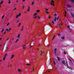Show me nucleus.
Masks as SVG:
<instances>
[{"instance_id": "obj_50", "label": "nucleus", "mask_w": 74, "mask_h": 74, "mask_svg": "<svg viewBox=\"0 0 74 74\" xmlns=\"http://www.w3.org/2000/svg\"><path fill=\"white\" fill-rule=\"evenodd\" d=\"M51 2V3H54V1L52 0Z\"/></svg>"}, {"instance_id": "obj_48", "label": "nucleus", "mask_w": 74, "mask_h": 74, "mask_svg": "<svg viewBox=\"0 0 74 74\" xmlns=\"http://www.w3.org/2000/svg\"><path fill=\"white\" fill-rule=\"evenodd\" d=\"M8 3L9 4H10V3H11V2L10 1H9Z\"/></svg>"}, {"instance_id": "obj_47", "label": "nucleus", "mask_w": 74, "mask_h": 74, "mask_svg": "<svg viewBox=\"0 0 74 74\" xmlns=\"http://www.w3.org/2000/svg\"><path fill=\"white\" fill-rule=\"evenodd\" d=\"M58 36H60V34H58Z\"/></svg>"}, {"instance_id": "obj_61", "label": "nucleus", "mask_w": 74, "mask_h": 74, "mask_svg": "<svg viewBox=\"0 0 74 74\" xmlns=\"http://www.w3.org/2000/svg\"><path fill=\"white\" fill-rule=\"evenodd\" d=\"M23 49H25V48L24 47H23Z\"/></svg>"}, {"instance_id": "obj_52", "label": "nucleus", "mask_w": 74, "mask_h": 74, "mask_svg": "<svg viewBox=\"0 0 74 74\" xmlns=\"http://www.w3.org/2000/svg\"><path fill=\"white\" fill-rule=\"evenodd\" d=\"M49 19H50V18H51V16H49Z\"/></svg>"}, {"instance_id": "obj_40", "label": "nucleus", "mask_w": 74, "mask_h": 74, "mask_svg": "<svg viewBox=\"0 0 74 74\" xmlns=\"http://www.w3.org/2000/svg\"><path fill=\"white\" fill-rule=\"evenodd\" d=\"M21 46L22 47H25V46H26V45H22Z\"/></svg>"}, {"instance_id": "obj_62", "label": "nucleus", "mask_w": 74, "mask_h": 74, "mask_svg": "<svg viewBox=\"0 0 74 74\" xmlns=\"http://www.w3.org/2000/svg\"><path fill=\"white\" fill-rule=\"evenodd\" d=\"M16 3H18V1H16Z\"/></svg>"}, {"instance_id": "obj_54", "label": "nucleus", "mask_w": 74, "mask_h": 74, "mask_svg": "<svg viewBox=\"0 0 74 74\" xmlns=\"http://www.w3.org/2000/svg\"><path fill=\"white\" fill-rule=\"evenodd\" d=\"M10 30H11V28H10V29L9 30V31H10Z\"/></svg>"}, {"instance_id": "obj_30", "label": "nucleus", "mask_w": 74, "mask_h": 74, "mask_svg": "<svg viewBox=\"0 0 74 74\" xmlns=\"http://www.w3.org/2000/svg\"><path fill=\"white\" fill-rule=\"evenodd\" d=\"M21 23H19L18 25V27H19V26H21Z\"/></svg>"}, {"instance_id": "obj_17", "label": "nucleus", "mask_w": 74, "mask_h": 74, "mask_svg": "<svg viewBox=\"0 0 74 74\" xmlns=\"http://www.w3.org/2000/svg\"><path fill=\"white\" fill-rule=\"evenodd\" d=\"M6 31H7V32H9L10 31H9V30H8V29H6L5 30Z\"/></svg>"}, {"instance_id": "obj_32", "label": "nucleus", "mask_w": 74, "mask_h": 74, "mask_svg": "<svg viewBox=\"0 0 74 74\" xmlns=\"http://www.w3.org/2000/svg\"><path fill=\"white\" fill-rule=\"evenodd\" d=\"M52 22L53 23V24L54 25V22H53V20L52 21Z\"/></svg>"}, {"instance_id": "obj_35", "label": "nucleus", "mask_w": 74, "mask_h": 74, "mask_svg": "<svg viewBox=\"0 0 74 74\" xmlns=\"http://www.w3.org/2000/svg\"><path fill=\"white\" fill-rule=\"evenodd\" d=\"M34 68H33V70H32V73H33L34 72Z\"/></svg>"}, {"instance_id": "obj_19", "label": "nucleus", "mask_w": 74, "mask_h": 74, "mask_svg": "<svg viewBox=\"0 0 74 74\" xmlns=\"http://www.w3.org/2000/svg\"><path fill=\"white\" fill-rule=\"evenodd\" d=\"M71 15H72V16L73 17H74V14H73V13H71Z\"/></svg>"}, {"instance_id": "obj_18", "label": "nucleus", "mask_w": 74, "mask_h": 74, "mask_svg": "<svg viewBox=\"0 0 74 74\" xmlns=\"http://www.w3.org/2000/svg\"><path fill=\"white\" fill-rule=\"evenodd\" d=\"M18 71H19V73H21L22 71L20 69H18Z\"/></svg>"}, {"instance_id": "obj_53", "label": "nucleus", "mask_w": 74, "mask_h": 74, "mask_svg": "<svg viewBox=\"0 0 74 74\" xmlns=\"http://www.w3.org/2000/svg\"><path fill=\"white\" fill-rule=\"evenodd\" d=\"M23 2H25V0H23Z\"/></svg>"}, {"instance_id": "obj_43", "label": "nucleus", "mask_w": 74, "mask_h": 74, "mask_svg": "<svg viewBox=\"0 0 74 74\" xmlns=\"http://www.w3.org/2000/svg\"><path fill=\"white\" fill-rule=\"evenodd\" d=\"M16 10V8H14L13 9V10Z\"/></svg>"}, {"instance_id": "obj_60", "label": "nucleus", "mask_w": 74, "mask_h": 74, "mask_svg": "<svg viewBox=\"0 0 74 74\" xmlns=\"http://www.w3.org/2000/svg\"><path fill=\"white\" fill-rule=\"evenodd\" d=\"M49 24L51 26V23H49Z\"/></svg>"}, {"instance_id": "obj_36", "label": "nucleus", "mask_w": 74, "mask_h": 74, "mask_svg": "<svg viewBox=\"0 0 74 74\" xmlns=\"http://www.w3.org/2000/svg\"><path fill=\"white\" fill-rule=\"evenodd\" d=\"M59 18H60V17H58L57 18V20L58 21L59 20Z\"/></svg>"}, {"instance_id": "obj_1", "label": "nucleus", "mask_w": 74, "mask_h": 74, "mask_svg": "<svg viewBox=\"0 0 74 74\" xmlns=\"http://www.w3.org/2000/svg\"><path fill=\"white\" fill-rule=\"evenodd\" d=\"M66 65L67 66L68 69H70V70L72 71L73 69H72V68H71V67H70L68 66V65H67V62H66Z\"/></svg>"}, {"instance_id": "obj_24", "label": "nucleus", "mask_w": 74, "mask_h": 74, "mask_svg": "<svg viewBox=\"0 0 74 74\" xmlns=\"http://www.w3.org/2000/svg\"><path fill=\"white\" fill-rule=\"evenodd\" d=\"M4 29H3L2 31H1V33L3 32V31H4Z\"/></svg>"}, {"instance_id": "obj_16", "label": "nucleus", "mask_w": 74, "mask_h": 74, "mask_svg": "<svg viewBox=\"0 0 74 74\" xmlns=\"http://www.w3.org/2000/svg\"><path fill=\"white\" fill-rule=\"evenodd\" d=\"M16 6V4H15L13 6L14 8H15Z\"/></svg>"}, {"instance_id": "obj_42", "label": "nucleus", "mask_w": 74, "mask_h": 74, "mask_svg": "<svg viewBox=\"0 0 74 74\" xmlns=\"http://www.w3.org/2000/svg\"><path fill=\"white\" fill-rule=\"evenodd\" d=\"M53 62H54V65H55V64H56L55 63V60L53 61Z\"/></svg>"}, {"instance_id": "obj_55", "label": "nucleus", "mask_w": 74, "mask_h": 74, "mask_svg": "<svg viewBox=\"0 0 74 74\" xmlns=\"http://www.w3.org/2000/svg\"><path fill=\"white\" fill-rule=\"evenodd\" d=\"M57 15V14H54V16H56Z\"/></svg>"}, {"instance_id": "obj_8", "label": "nucleus", "mask_w": 74, "mask_h": 74, "mask_svg": "<svg viewBox=\"0 0 74 74\" xmlns=\"http://www.w3.org/2000/svg\"><path fill=\"white\" fill-rule=\"evenodd\" d=\"M62 62L63 64L65 65V61H64V60H62Z\"/></svg>"}, {"instance_id": "obj_12", "label": "nucleus", "mask_w": 74, "mask_h": 74, "mask_svg": "<svg viewBox=\"0 0 74 74\" xmlns=\"http://www.w3.org/2000/svg\"><path fill=\"white\" fill-rule=\"evenodd\" d=\"M56 19H57V18H56V17H55L54 21L55 22H56Z\"/></svg>"}, {"instance_id": "obj_63", "label": "nucleus", "mask_w": 74, "mask_h": 74, "mask_svg": "<svg viewBox=\"0 0 74 74\" xmlns=\"http://www.w3.org/2000/svg\"><path fill=\"white\" fill-rule=\"evenodd\" d=\"M11 66V65H9V67H10V66Z\"/></svg>"}, {"instance_id": "obj_39", "label": "nucleus", "mask_w": 74, "mask_h": 74, "mask_svg": "<svg viewBox=\"0 0 74 74\" xmlns=\"http://www.w3.org/2000/svg\"><path fill=\"white\" fill-rule=\"evenodd\" d=\"M30 48H31V47H32L33 46V45H31V44H30Z\"/></svg>"}, {"instance_id": "obj_37", "label": "nucleus", "mask_w": 74, "mask_h": 74, "mask_svg": "<svg viewBox=\"0 0 74 74\" xmlns=\"http://www.w3.org/2000/svg\"><path fill=\"white\" fill-rule=\"evenodd\" d=\"M26 65H28V66H30V64H26Z\"/></svg>"}, {"instance_id": "obj_38", "label": "nucleus", "mask_w": 74, "mask_h": 74, "mask_svg": "<svg viewBox=\"0 0 74 74\" xmlns=\"http://www.w3.org/2000/svg\"><path fill=\"white\" fill-rule=\"evenodd\" d=\"M25 8V6H23L22 9H23Z\"/></svg>"}, {"instance_id": "obj_34", "label": "nucleus", "mask_w": 74, "mask_h": 74, "mask_svg": "<svg viewBox=\"0 0 74 74\" xmlns=\"http://www.w3.org/2000/svg\"><path fill=\"white\" fill-rule=\"evenodd\" d=\"M10 24V22H8V23L7 24V26H8Z\"/></svg>"}, {"instance_id": "obj_20", "label": "nucleus", "mask_w": 74, "mask_h": 74, "mask_svg": "<svg viewBox=\"0 0 74 74\" xmlns=\"http://www.w3.org/2000/svg\"><path fill=\"white\" fill-rule=\"evenodd\" d=\"M40 52H41V54H40V55H42V54H43V53H44V52H42L41 51H40Z\"/></svg>"}, {"instance_id": "obj_59", "label": "nucleus", "mask_w": 74, "mask_h": 74, "mask_svg": "<svg viewBox=\"0 0 74 74\" xmlns=\"http://www.w3.org/2000/svg\"><path fill=\"white\" fill-rule=\"evenodd\" d=\"M65 14H67V13H66V12L65 11Z\"/></svg>"}, {"instance_id": "obj_28", "label": "nucleus", "mask_w": 74, "mask_h": 74, "mask_svg": "<svg viewBox=\"0 0 74 74\" xmlns=\"http://www.w3.org/2000/svg\"><path fill=\"white\" fill-rule=\"evenodd\" d=\"M61 39H62V40H64V37H61Z\"/></svg>"}, {"instance_id": "obj_33", "label": "nucleus", "mask_w": 74, "mask_h": 74, "mask_svg": "<svg viewBox=\"0 0 74 74\" xmlns=\"http://www.w3.org/2000/svg\"><path fill=\"white\" fill-rule=\"evenodd\" d=\"M69 61H70L71 62V63H72V61H71V60H70V59H69Z\"/></svg>"}, {"instance_id": "obj_3", "label": "nucleus", "mask_w": 74, "mask_h": 74, "mask_svg": "<svg viewBox=\"0 0 74 74\" xmlns=\"http://www.w3.org/2000/svg\"><path fill=\"white\" fill-rule=\"evenodd\" d=\"M21 15V14L20 13H19V14L17 15V16H16V19L18 18V17H20Z\"/></svg>"}, {"instance_id": "obj_6", "label": "nucleus", "mask_w": 74, "mask_h": 74, "mask_svg": "<svg viewBox=\"0 0 74 74\" xmlns=\"http://www.w3.org/2000/svg\"><path fill=\"white\" fill-rule=\"evenodd\" d=\"M3 2H4V1L1 0V2H0V4L1 5H2V4H3Z\"/></svg>"}, {"instance_id": "obj_57", "label": "nucleus", "mask_w": 74, "mask_h": 74, "mask_svg": "<svg viewBox=\"0 0 74 74\" xmlns=\"http://www.w3.org/2000/svg\"><path fill=\"white\" fill-rule=\"evenodd\" d=\"M64 54H66V52H64Z\"/></svg>"}, {"instance_id": "obj_22", "label": "nucleus", "mask_w": 74, "mask_h": 74, "mask_svg": "<svg viewBox=\"0 0 74 74\" xmlns=\"http://www.w3.org/2000/svg\"><path fill=\"white\" fill-rule=\"evenodd\" d=\"M34 2H32V3L31 4V5H33L34 4Z\"/></svg>"}, {"instance_id": "obj_10", "label": "nucleus", "mask_w": 74, "mask_h": 74, "mask_svg": "<svg viewBox=\"0 0 74 74\" xmlns=\"http://www.w3.org/2000/svg\"><path fill=\"white\" fill-rule=\"evenodd\" d=\"M67 7H68L69 8H71V6L69 4H67Z\"/></svg>"}, {"instance_id": "obj_46", "label": "nucleus", "mask_w": 74, "mask_h": 74, "mask_svg": "<svg viewBox=\"0 0 74 74\" xmlns=\"http://www.w3.org/2000/svg\"><path fill=\"white\" fill-rule=\"evenodd\" d=\"M72 2H74V0H71Z\"/></svg>"}, {"instance_id": "obj_9", "label": "nucleus", "mask_w": 74, "mask_h": 74, "mask_svg": "<svg viewBox=\"0 0 74 74\" xmlns=\"http://www.w3.org/2000/svg\"><path fill=\"white\" fill-rule=\"evenodd\" d=\"M14 58V54H12L11 56V57L10 58V59H12L13 58Z\"/></svg>"}, {"instance_id": "obj_41", "label": "nucleus", "mask_w": 74, "mask_h": 74, "mask_svg": "<svg viewBox=\"0 0 74 74\" xmlns=\"http://www.w3.org/2000/svg\"><path fill=\"white\" fill-rule=\"evenodd\" d=\"M4 15H3L2 16V19H3V18H4Z\"/></svg>"}, {"instance_id": "obj_13", "label": "nucleus", "mask_w": 74, "mask_h": 74, "mask_svg": "<svg viewBox=\"0 0 74 74\" xmlns=\"http://www.w3.org/2000/svg\"><path fill=\"white\" fill-rule=\"evenodd\" d=\"M62 25V24L61 23L59 24V27L60 28L61 27V26Z\"/></svg>"}, {"instance_id": "obj_21", "label": "nucleus", "mask_w": 74, "mask_h": 74, "mask_svg": "<svg viewBox=\"0 0 74 74\" xmlns=\"http://www.w3.org/2000/svg\"><path fill=\"white\" fill-rule=\"evenodd\" d=\"M18 40H19V39H17L16 41H15V42L16 43H17V42H18Z\"/></svg>"}, {"instance_id": "obj_25", "label": "nucleus", "mask_w": 74, "mask_h": 74, "mask_svg": "<svg viewBox=\"0 0 74 74\" xmlns=\"http://www.w3.org/2000/svg\"><path fill=\"white\" fill-rule=\"evenodd\" d=\"M37 14H38L37 13H35L34 15V16H36V15Z\"/></svg>"}, {"instance_id": "obj_11", "label": "nucleus", "mask_w": 74, "mask_h": 74, "mask_svg": "<svg viewBox=\"0 0 74 74\" xmlns=\"http://www.w3.org/2000/svg\"><path fill=\"white\" fill-rule=\"evenodd\" d=\"M20 36H21V35L20 34H19L17 36V38H20Z\"/></svg>"}, {"instance_id": "obj_23", "label": "nucleus", "mask_w": 74, "mask_h": 74, "mask_svg": "<svg viewBox=\"0 0 74 74\" xmlns=\"http://www.w3.org/2000/svg\"><path fill=\"white\" fill-rule=\"evenodd\" d=\"M57 59H58V61H60V58H59L58 57H57Z\"/></svg>"}, {"instance_id": "obj_44", "label": "nucleus", "mask_w": 74, "mask_h": 74, "mask_svg": "<svg viewBox=\"0 0 74 74\" xmlns=\"http://www.w3.org/2000/svg\"><path fill=\"white\" fill-rule=\"evenodd\" d=\"M46 13H47V14H49V12H48L47 11L45 12Z\"/></svg>"}, {"instance_id": "obj_58", "label": "nucleus", "mask_w": 74, "mask_h": 74, "mask_svg": "<svg viewBox=\"0 0 74 74\" xmlns=\"http://www.w3.org/2000/svg\"><path fill=\"white\" fill-rule=\"evenodd\" d=\"M2 61V60H0V62H1V61Z\"/></svg>"}, {"instance_id": "obj_49", "label": "nucleus", "mask_w": 74, "mask_h": 74, "mask_svg": "<svg viewBox=\"0 0 74 74\" xmlns=\"http://www.w3.org/2000/svg\"><path fill=\"white\" fill-rule=\"evenodd\" d=\"M9 64H10V63H8V67H9Z\"/></svg>"}, {"instance_id": "obj_4", "label": "nucleus", "mask_w": 74, "mask_h": 74, "mask_svg": "<svg viewBox=\"0 0 74 74\" xmlns=\"http://www.w3.org/2000/svg\"><path fill=\"white\" fill-rule=\"evenodd\" d=\"M34 19H37V18H40V17H39V16H35L34 17Z\"/></svg>"}, {"instance_id": "obj_64", "label": "nucleus", "mask_w": 74, "mask_h": 74, "mask_svg": "<svg viewBox=\"0 0 74 74\" xmlns=\"http://www.w3.org/2000/svg\"><path fill=\"white\" fill-rule=\"evenodd\" d=\"M14 38H12V40H14Z\"/></svg>"}, {"instance_id": "obj_5", "label": "nucleus", "mask_w": 74, "mask_h": 74, "mask_svg": "<svg viewBox=\"0 0 74 74\" xmlns=\"http://www.w3.org/2000/svg\"><path fill=\"white\" fill-rule=\"evenodd\" d=\"M7 49H8V47H6L5 48H4V49H3V51H7Z\"/></svg>"}, {"instance_id": "obj_7", "label": "nucleus", "mask_w": 74, "mask_h": 74, "mask_svg": "<svg viewBox=\"0 0 74 74\" xmlns=\"http://www.w3.org/2000/svg\"><path fill=\"white\" fill-rule=\"evenodd\" d=\"M30 7L29 6L27 9V11H28V12L30 11Z\"/></svg>"}, {"instance_id": "obj_2", "label": "nucleus", "mask_w": 74, "mask_h": 74, "mask_svg": "<svg viewBox=\"0 0 74 74\" xmlns=\"http://www.w3.org/2000/svg\"><path fill=\"white\" fill-rule=\"evenodd\" d=\"M51 62V59H49V60L48 61V62H47V66H48V64H50Z\"/></svg>"}, {"instance_id": "obj_26", "label": "nucleus", "mask_w": 74, "mask_h": 74, "mask_svg": "<svg viewBox=\"0 0 74 74\" xmlns=\"http://www.w3.org/2000/svg\"><path fill=\"white\" fill-rule=\"evenodd\" d=\"M5 57H4L3 59V61H4V60H5Z\"/></svg>"}, {"instance_id": "obj_45", "label": "nucleus", "mask_w": 74, "mask_h": 74, "mask_svg": "<svg viewBox=\"0 0 74 74\" xmlns=\"http://www.w3.org/2000/svg\"><path fill=\"white\" fill-rule=\"evenodd\" d=\"M5 33H6V32H5L3 33V36H4V34H5Z\"/></svg>"}, {"instance_id": "obj_31", "label": "nucleus", "mask_w": 74, "mask_h": 74, "mask_svg": "<svg viewBox=\"0 0 74 74\" xmlns=\"http://www.w3.org/2000/svg\"><path fill=\"white\" fill-rule=\"evenodd\" d=\"M40 10H37V11H36V12H40Z\"/></svg>"}, {"instance_id": "obj_51", "label": "nucleus", "mask_w": 74, "mask_h": 74, "mask_svg": "<svg viewBox=\"0 0 74 74\" xmlns=\"http://www.w3.org/2000/svg\"><path fill=\"white\" fill-rule=\"evenodd\" d=\"M67 27H68V28H70V26H67Z\"/></svg>"}, {"instance_id": "obj_56", "label": "nucleus", "mask_w": 74, "mask_h": 74, "mask_svg": "<svg viewBox=\"0 0 74 74\" xmlns=\"http://www.w3.org/2000/svg\"><path fill=\"white\" fill-rule=\"evenodd\" d=\"M46 11H48V9H46Z\"/></svg>"}, {"instance_id": "obj_15", "label": "nucleus", "mask_w": 74, "mask_h": 74, "mask_svg": "<svg viewBox=\"0 0 74 74\" xmlns=\"http://www.w3.org/2000/svg\"><path fill=\"white\" fill-rule=\"evenodd\" d=\"M55 52H54V53L55 54H56V49H55Z\"/></svg>"}, {"instance_id": "obj_27", "label": "nucleus", "mask_w": 74, "mask_h": 74, "mask_svg": "<svg viewBox=\"0 0 74 74\" xmlns=\"http://www.w3.org/2000/svg\"><path fill=\"white\" fill-rule=\"evenodd\" d=\"M7 53H6L5 54V55L4 56V57H5V58L6 57V56H7Z\"/></svg>"}, {"instance_id": "obj_29", "label": "nucleus", "mask_w": 74, "mask_h": 74, "mask_svg": "<svg viewBox=\"0 0 74 74\" xmlns=\"http://www.w3.org/2000/svg\"><path fill=\"white\" fill-rule=\"evenodd\" d=\"M19 21H20V19H19L18 20H17L16 21V23H18L19 22Z\"/></svg>"}, {"instance_id": "obj_14", "label": "nucleus", "mask_w": 74, "mask_h": 74, "mask_svg": "<svg viewBox=\"0 0 74 74\" xmlns=\"http://www.w3.org/2000/svg\"><path fill=\"white\" fill-rule=\"evenodd\" d=\"M51 5H53V6H55V5H54V4H53V3H52V2H51Z\"/></svg>"}]
</instances>
